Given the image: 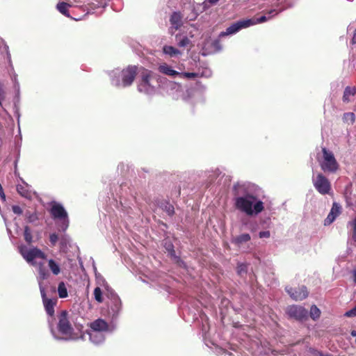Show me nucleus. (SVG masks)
I'll use <instances>...</instances> for the list:
<instances>
[{
    "label": "nucleus",
    "instance_id": "obj_1",
    "mask_svg": "<svg viewBox=\"0 0 356 356\" xmlns=\"http://www.w3.org/2000/svg\"><path fill=\"white\" fill-rule=\"evenodd\" d=\"M250 183L238 182L233 186L234 207L248 216H257L264 209V202L252 193Z\"/></svg>",
    "mask_w": 356,
    "mask_h": 356
},
{
    "label": "nucleus",
    "instance_id": "obj_2",
    "mask_svg": "<svg viewBox=\"0 0 356 356\" xmlns=\"http://www.w3.org/2000/svg\"><path fill=\"white\" fill-rule=\"evenodd\" d=\"M58 322L55 320L47 319L49 327L53 337L59 341H76L79 339L80 333L74 331L75 327L79 332L82 330V325L76 323L72 316L65 310H62L57 316Z\"/></svg>",
    "mask_w": 356,
    "mask_h": 356
},
{
    "label": "nucleus",
    "instance_id": "obj_3",
    "mask_svg": "<svg viewBox=\"0 0 356 356\" xmlns=\"http://www.w3.org/2000/svg\"><path fill=\"white\" fill-rule=\"evenodd\" d=\"M267 8L265 14L259 17L246 19L250 23L249 27L258 24L264 23L271 19L286 8L292 6V0H266Z\"/></svg>",
    "mask_w": 356,
    "mask_h": 356
},
{
    "label": "nucleus",
    "instance_id": "obj_4",
    "mask_svg": "<svg viewBox=\"0 0 356 356\" xmlns=\"http://www.w3.org/2000/svg\"><path fill=\"white\" fill-rule=\"evenodd\" d=\"M137 70V66L129 65L123 70H112L109 72L111 84L117 88L130 86L136 78Z\"/></svg>",
    "mask_w": 356,
    "mask_h": 356
},
{
    "label": "nucleus",
    "instance_id": "obj_5",
    "mask_svg": "<svg viewBox=\"0 0 356 356\" xmlns=\"http://www.w3.org/2000/svg\"><path fill=\"white\" fill-rule=\"evenodd\" d=\"M158 71L160 73L173 79L194 80L197 76L194 73L184 72V65L182 64L177 66V69H174L168 63H162L158 66Z\"/></svg>",
    "mask_w": 356,
    "mask_h": 356
},
{
    "label": "nucleus",
    "instance_id": "obj_6",
    "mask_svg": "<svg viewBox=\"0 0 356 356\" xmlns=\"http://www.w3.org/2000/svg\"><path fill=\"white\" fill-rule=\"evenodd\" d=\"M50 213L53 219L56 221L58 230L65 232L69 227L70 222L67 212L63 206L56 202H52Z\"/></svg>",
    "mask_w": 356,
    "mask_h": 356
},
{
    "label": "nucleus",
    "instance_id": "obj_7",
    "mask_svg": "<svg viewBox=\"0 0 356 356\" xmlns=\"http://www.w3.org/2000/svg\"><path fill=\"white\" fill-rule=\"evenodd\" d=\"M317 159L321 170L325 173L334 174L339 168V165L333 152L326 147L322 148V156L318 157Z\"/></svg>",
    "mask_w": 356,
    "mask_h": 356
},
{
    "label": "nucleus",
    "instance_id": "obj_8",
    "mask_svg": "<svg viewBox=\"0 0 356 356\" xmlns=\"http://www.w3.org/2000/svg\"><path fill=\"white\" fill-rule=\"evenodd\" d=\"M155 82L156 78L154 74L149 70H145L140 74V79L138 84V90L147 95H154L156 90Z\"/></svg>",
    "mask_w": 356,
    "mask_h": 356
},
{
    "label": "nucleus",
    "instance_id": "obj_9",
    "mask_svg": "<svg viewBox=\"0 0 356 356\" xmlns=\"http://www.w3.org/2000/svg\"><path fill=\"white\" fill-rule=\"evenodd\" d=\"M106 296L108 299V314L111 318L112 321H114L118 319L122 312V300L119 296L115 293V291L112 293L110 292V293Z\"/></svg>",
    "mask_w": 356,
    "mask_h": 356
},
{
    "label": "nucleus",
    "instance_id": "obj_10",
    "mask_svg": "<svg viewBox=\"0 0 356 356\" xmlns=\"http://www.w3.org/2000/svg\"><path fill=\"white\" fill-rule=\"evenodd\" d=\"M312 184L314 188L323 195L332 193V186L329 179L321 172H313Z\"/></svg>",
    "mask_w": 356,
    "mask_h": 356
},
{
    "label": "nucleus",
    "instance_id": "obj_11",
    "mask_svg": "<svg viewBox=\"0 0 356 356\" xmlns=\"http://www.w3.org/2000/svg\"><path fill=\"white\" fill-rule=\"evenodd\" d=\"M19 252L23 258L32 265H35V259H45V254L37 248H28L24 245L19 247Z\"/></svg>",
    "mask_w": 356,
    "mask_h": 356
},
{
    "label": "nucleus",
    "instance_id": "obj_12",
    "mask_svg": "<svg viewBox=\"0 0 356 356\" xmlns=\"http://www.w3.org/2000/svg\"><path fill=\"white\" fill-rule=\"evenodd\" d=\"M86 337H88L90 341L95 345L102 344L105 340L104 333L92 330L86 332H82L81 331L79 339L86 340Z\"/></svg>",
    "mask_w": 356,
    "mask_h": 356
},
{
    "label": "nucleus",
    "instance_id": "obj_13",
    "mask_svg": "<svg viewBox=\"0 0 356 356\" xmlns=\"http://www.w3.org/2000/svg\"><path fill=\"white\" fill-rule=\"evenodd\" d=\"M249 24L250 23L246 19L237 21L227 27L225 31H222L219 34V38L236 34L241 29L248 28Z\"/></svg>",
    "mask_w": 356,
    "mask_h": 356
},
{
    "label": "nucleus",
    "instance_id": "obj_14",
    "mask_svg": "<svg viewBox=\"0 0 356 356\" xmlns=\"http://www.w3.org/2000/svg\"><path fill=\"white\" fill-rule=\"evenodd\" d=\"M90 330L102 332L103 333H112L115 330V325L113 323L108 325L107 322L102 318H98L92 322L90 325Z\"/></svg>",
    "mask_w": 356,
    "mask_h": 356
},
{
    "label": "nucleus",
    "instance_id": "obj_15",
    "mask_svg": "<svg viewBox=\"0 0 356 356\" xmlns=\"http://www.w3.org/2000/svg\"><path fill=\"white\" fill-rule=\"evenodd\" d=\"M289 317L297 320H303L307 316V311L301 306L291 305L286 309Z\"/></svg>",
    "mask_w": 356,
    "mask_h": 356
},
{
    "label": "nucleus",
    "instance_id": "obj_16",
    "mask_svg": "<svg viewBox=\"0 0 356 356\" xmlns=\"http://www.w3.org/2000/svg\"><path fill=\"white\" fill-rule=\"evenodd\" d=\"M286 291L290 297L296 300H302L308 296V291L305 286L299 288L286 287Z\"/></svg>",
    "mask_w": 356,
    "mask_h": 356
},
{
    "label": "nucleus",
    "instance_id": "obj_17",
    "mask_svg": "<svg viewBox=\"0 0 356 356\" xmlns=\"http://www.w3.org/2000/svg\"><path fill=\"white\" fill-rule=\"evenodd\" d=\"M170 32L172 35L175 31L179 29L183 24L182 15L179 12H174L170 18Z\"/></svg>",
    "mask_w": 356,
    "mask_h": 356
},
{
    "label": "nucleus",
    "instance_id": "obj_18",
    "mask_svg": "<svg viewBox=\"0 0 356 356\" xmlns=\"http://www.w3.org/2000/svg\"><path fill=\"white\" fill-rule=\"evenodd\" d=\"M163 54L169 58H179L183 55V51L172 45L165 44L162 48Z\"/></svg>",
    "mask_w": 356,
    "mask_h": 356
},
{
    "label": "nucleus",
    "instance_id": "obj_19",
    "mask_svg": "<svg viewBox=\"0 0 356 356\" xmlns=\"http://www.w3.org/2000/svg\"><path fill=\"white\" fill-rule=\"evenodd\" d=\"M20 180L22 181V184H18L17 186V192L22 197L29 200L31 199L35 195V193L32 191L31 186L27 184L22 178H20Z\"/></svg>",
    "mask_w": 356,
    "mask_h": 356
},
{
    "label": "nucleus",
    "instance_id": "obj_20",
    "mask_svg": "<svg viewBox=\"0 0 356 356\" xmlns=\"http://www.w3.org/2000/svg\"><path fill=\"white\" fill-rule=\"evenodd\" d=\"M340 205L336 202H334L329 214L324 220V225L327 226L332 224L336 218L340 214Z\"/></svg>",
    "mask_w": 356,
    "mask_h": 356
},
{
    "label": "nucleus",
    "instance_id": "obj_21",
    "mask_svg": "<svg viewBox=\"0 0 356 356\" xmlns=\"http://www.w3.org/2000/svg\"><path fill=\"white\" fill-rule=\"evenodd\" d=\"M95 280L97 286H99L100 289H102L104 291V295L107 296L108 294L113 291H115L107 283L104 277L100 274H95Z\"/></svg>",
    "mask_w": 356,
    "mask_h": 356
},
{
    "label": "nucleus",
    "instance_id": "obj_22",
    "mask_svg": "<svg viewBox=\"0 0 356 356\" xmlns=\"http://www.w3.org/2000/svg\"><path fill=\"white\" fill-rule=\"evenodd\" d=\"M56 299H47L43 301L45 311L49 316L48 318L55 320L54 318V307L56 304Z\"/></svg>",
    "mask_w": 356,
    "mask_h": 356
},
{
    "label": "nucleus",
    "instance_id": "obj_23",
    "mask_svg": "<svg viewBox=\"0 0 356 356\" xmlns=\"http://www.w3.org/2000/svg\"><path fill=\"white\" fill-rule=\"evenodd\" d=\"M175 42L178 47L179 48H186L191 47V40L190 38L185 35L182 34H176L175 35Z\"/></svg>",
    "mask_w": 356,
    "mask_h": 356
},
{
    "label": "nucleus",
    "instance_id": "obj_24",
    "mask_svg": "<svg viewBox=\"0 0 356 356\" xmlns=\"http://www.w3.org/2000/svg\"><path fill=\"white\" fill-rule=\"evenodd\" d=\"M165 248L168 252L169 254L172 257H174L175 260L176 261V262L178 264V265L179 266H182L184 268L186 267L185 263L179 257L175 256V252L174 250V246H173V245L171 243L166 242L165 244Z\"/></svg>",
    "mask_w": 356,
    "mask_h": 356
},
{
    "label": "nucleus",
    "instance_id": "obj_25",
    "mask_svg": "<svg viewBox=\"0 0 356 356\" xmlns=\"http://www.w3.org/2000/svg\"><path fill=\"white\" fill-rule=\"evenodd\" d=\"M356 94V87L347 86L345 88L342 100L344 103H349L351 102L350 97H353Z\"/></svg>",
    "mask_w": 356,
    "mask_h": 356
},
{
    "label": "nucleus",
    "instance_id": "obj_26",
    "mask_svg": "<svg viewBox=\"0 0 356 356\" xmlns=\"http://www.w3.org/2000/svg\"><path fill=\"white\" fill-rule=\"evenodd\" d=\"M251 237L249 234H240L232 239V243H234L237 246H240L243 243H245L250 241Z\"/></svg>",
    "mask_w": 356,
    "mask_h": 356
},
{
    "label": "nucleus",
    "instance_id": "obj_27",
    "mask_svg": "<svg viewBox=\"0 0 356 356\" xmlns=\"http://www.w3.org/2000/svg\"><path fill=\"white\" fill-rule=\"evenodd\" d=\"M57 290L60 298H65L68 296L67 284L64 282H59Z\"/></svg>",
    "mask_w": 356,
    "mask_h": 356
},
{
    "label": "nucleus",
    "instance_id": "obj_28",
    "mask_svg": "<svg viewBox=\"0 0 356 356\" xmlns=\"http://www.w3.org/2000/svg\"><path fill=\"white\" fill-rule=\"evenodd\" d=\"M348 229L351 236V239L356 242V217L348 223Z\"/></svg>",
    "mask_w": 356,
    "mask_h": 356
},
{
    "label": "nucleus",
    "instance_id": "obj_29",
    "mask_svg": "<svg viewBox=\"0 0 356 356\" xmlns=\"http://www.w3.org/2000/svg\"><path fill=\"white\" fill-rule=\"evenodd\" d=\"M104 290L102 289H100L99 286H96L93 292L94 298L98 303H102L104 302Z\"/></svg>",
    "mask_w": 356,
    "mask_h": 356
},
{
    "label": "nucleus",
    "instance_id": "obj_30",
    "mask_svg": "<svg viewBox=\"0 0 356 356\" xmlns=\"http://www.w3.org/2000/svg\"><path fill=\"white\" fill-rule=\"evenodd\" d=\"M175 88H177V93L173 95V97L177 99H181L184 101H187L188 97L183 91L181 86L180 85H175Z\"/></svg>",
    "mask_w": 356,
    "mask_h": 356
},
{
    "label": "nucleus",
    "instance_id": "obj_31",
    "mask_svg": "<svg viewBox=\"0 0 356 356\" xmlns=\"http://www.w3.org/2000/svg\"><path fill=\"white\" fill-rule=\"evenodd\" d=\"M70 6V5L67 3H65V2H60L57 4L56 6V8L57 10L60 13H62L63 15H64L66 17H70V13L68 12V7Z\"/></svg>",
    "mask_w": 356,
    "mask_h": 356
},
{
    "label": "nucleus",
    "instance_id": "obj_32",
    "mask_svg": "<svg viewBox=\"0 0 356 356\" xmlns=\"http://www.w3.org/2000/svg\"><path fill=\"white\" fill-rule=\"evenodd\" d=\"M48 266L53 274L57 275L60 273V266L54 260L49 259L48 261Z\"/></svg>",
    "mask_w": 356,
    "mask_h": 356
},
{
    "label": "nucleus",
    "instance_id": "obj_33",
    "mask_svg": "<svg viewBox=\"0 0 356 356\" xmlns=\"http://www.w3.org/2000/svg\"><path fill=\"white\" fill-rule=\"evenodd\" d=\"M25 217L30 223H33L38 220V216L35 211H26L25 212Z\"/></svg>",
    "mask_w": 356,
    "mask_h": 356
},
{
    "label": "nucleus",
    "instance_id": "obj_34",
    "mask_svg": "<svg viewBox=\"0 0 356 356\" xmlns=\"http://www.w3.org/2000/svg\"><path fill=\"white\" fill-rule=\"evenodd\" d=\"M24 237L27 243L31 244L33 242L31 231L28 226L24 227Z\"/></svg>",
    "mask_w": 356,
    "mask_h": 356
},
{
    "label": "nucleus",
    "instance_id": "obj_35",
    "mask_svg": "<svg viewBox=\"0 0 356 356\" xmlns=\"http://www.w3.org/2000/svg\"><path fill=\"white\" fill-rule=\"evenodd\" d=\"M193 73L197 75L196 76V78H198V77L209 78L212 75V72L209 68H205V69L202 70V72L199 71L197 72H193Z\"/></svg>",
    "mask_w": 356,
    "mask_h": 356
},
{
    "label": "nucleus",
    "instance_id": "obj_36",
    "mask_svg": "<svg viewBox=\"0 0 356 356\" xmlns=\"http://www.w3.org/2000/svg\"><path fill=\"white\" fill-rule=\"evenodd\" d=\"M321 314L320 309L316 306L312 305L310 309V316L312 319L315 320L319 318Z\"/></svg>",
    "mask_w": 356,
    "mask_h": 356
},
{
    "label": "nucleus",
    "instance_id": "obj_37",
    "mask_svg": "<svg viewBox=\"0 0 356 356\" xmlns=\"http://www.w3.org/2000/svg\"><path fill=\"white\" fill-rule=\"evenodd\" d=\"M346 202L349 206L352 207L353 210H356V193L346 197Z\"/></svg>",
    "mask_w": 356,
    "mask_h": 356
},
{
    "label": "nucleus",
    "instance_id": "obj_38",
    "mask_svg": "<svg viewBox=\"0 0 356 356\" xmlns=\"http://www.w3.org/2000/svg\"><path fill=\"white\" fill-rule=\"evenodd\" d=\"M343 120L344 122L353 124L355 121V114L353 113H346L343 114Z\"/></svg>",
    "mask_w": 356,
    "mask_h": 356
},
{
    "label": "nucleus",
    "instance_id": "obj_39",
    "mask_svg": "<svg viewBox=\"0 0 356 356\" xmlns=\"http://www.w3.org/2000/svg\"><path fill=\"white\" fill-rule=\"evenodd\" d=\"M211 46L214 49L216 52L220 51L222 49V47L220 44L219 39L213 40L212 42Z\"/></svg>",
    "mask_w": 356,
    "mask_h": 356
},
{
    "label": "nucleus",
    "instance_id": "obj_40",
    "mask_svg": "<svg viewBox=\"0 0 356 356\" xmlns=\"http://www.w3.org/2000/svg\"><path fill=\"white\" fill-rule=\"evenodd\" d=\"M58 240V236L56 233L51 234L49 236V241L52 246H54Z\"/></svg>",
    "mask_w": 356,
    "mask_h": 356
},
{
    "label": "nucleus",
    "instance_id": "obj_41",
    "mask_svg": "<svg viewBox=\"0 0 356 356\" xmlns=\"http://www.w3.org/2000/svg\"><path fill=\"white\" fill-rule=\"evenodd\" d=\"M247 271V266L244 264H240L237 266V273L239 275H243Z\"/></svg>",
    "mask_w": 356,
    "mask_h": 356
},
{
    "label": "nucleus",
    "instance_id": "obj_42",
    "mask_svg": "<svg viewBox=\"0 0 356 356\" xmlns=\"http://www.w3.org/2000/svg\"><path fill=\"white\" fill-rule=\"evenodd\" d=\"M344 316L346 317H348V318L355 317L356 316V306L354 307L353 309L347 311L344 314Z\"/></svg>",
    "mask_w": 356,
    "mask_h": 356
},
{
    "label": "nucleus",
    "instance_id": "obj_43",
    "mask_svg": "<svg viewBox=\"0 0 356 356\" xmlns=\"http://www.w3.org/2000/svg\"><path fill=\"white\" fill-rule=\"evenodd\" d=\"M39 287H40V291L41 293L42 301H44V300H47L48 298L46 297L45 289H44V286H42V282L40 281L39 282Z\"/></svg>",
    "mask_w": 356,
    "mask_h": 356
},
{
    "label": "nucleus",
    "instance_id": "obj_44",
    "mask_svg": "<svg viewBox=\"0 0 356 356\" xmlns=\"http://www.w3.org/2000/svg\"><path fill=\"white\" fill-rule=\"evenodd\" d=\"M12 209L15 214L20 215L22 213V209L17 205L13 206Z\"/></svg>",
    "mask_w": 356,
    "mask_h": 356
},
{
    "label": "nucleus",
    "instance_id": "obj_45",
    "mask_svg": "<svg viewBox=\"0 0 356 356\" xmlns=\"http://www.w3.org/2000/svg\"><path fill=\"white\" fill-rule=\"evenodd\" d=\"M270 236V232L269 231H262V232H260L259 233V238H269Z\"/></svg>",
    "mask_w": 356,
    "mask_h": 356
},
{
    "label": "nucleus",
    "instance_id": "obj_46",
    "mask_svg": "<svg viewBox=\"0 0 356 356\" xmlns=\"http://www.w3.org/2000/svg\"><path fill=\"white\" fill-rule=\"evenodd\" d=\"M166 212L169 216H172L174 213V207L169 204L165 207Z\"/></svg>",
    "mask_w": 356,
    "mask_h": 356
},
{
    "label": "nucleus",
    "instance_id": "obj_47",
    "mask_svg": "<svg viewBox=\"0 0 356 356\" xmlns=\"http://www.w3.org/2000/svg\"><path fill=\"white\" fill-rule=\"evenodd\" d=\"M39 279L40 280H45L47 278V273L43 270H42L40 268V270H39ZM40 280H39L40 282Z\"/></svg>",
    "mask_w": 356,
    "mask_h": 356
},
{
    "label": "nucleus",
    "instance_id": "obj_48",
    "mask_svg": "<svg viewBox=\"0 0 356 356\" xmlns=\"http://www.w3.org/2000/svg\"><path fill=\"white\" fill-rule=\"evenodd\" d=\"M314 356H331L329 354H323L322 352L314 350Z\"/></svg>",
    "mask_w": 356,
    "mask_h": 356
},
{
    "label": "nucleus",
    "instance_id": "obj_49",
    "mask_svg": "<svg viewBox=\"0 0 356 356\" xmlns=\"http://www.w3.org/2000/svg\"><path fill=\"white\" fill-rule=\"evenodd\" d=\"M11 78L13 81V84L16 83V81H18L17 75L15 73L13 74Z\"/></svg>",
    "mask_w": 356,
    "mask_h": 356
},
{
    "label": "nucleus",
    "instance_id": "obj_50",
    "mask_svg": "<svg viewBox=\"0 0 356 356\" xmlns=\"http://www.w3.org/2000/svg\"><path fill=\"white\" fill-rule=\"evenodd\" d=\"M14 88L15 90L19 92V81H16V83L14 84Z\"/></svg>",
    "mask_w": 356,
    "mask_h": 356
},
{
    "label": "nucleus",
    "instance_id": "obj_51",
    "mask_svg": "<svg viewBox=\"0 0 356 356\" xmlns=\"http://www.w3.org/2000/svg\"><path fill=\"white\" fill-rule=\"evenodd\" d=\"M353 282L354 283L356 284V268H355L353 270Z\"/></svg>",
    "mask_w": 356,
    "mask_h": 356
},
{
    "label": "nucleus",
    "instance_id": "obj_52",
    "mask_svg": "<svg viewBox=\"0 0 356 356\" xmlns=\"http://www.w3.org/2000/svg\"><path fill=\"white\" fill-rule=\"evenodd\" d=\"M352 43L353 44L356 43V30L355 31L353 38H352Z\"/></svg>",
    "mask_w": 356,
    "mask_h": 356
},
{
    "label": "nucleus",
    "instance_id": "obj_53",
    "mask_svg": "<svg viewBox=\"0 0 356 356\" xmlns=\"http://www.w3.org/2000/svg\"><path fill=\"white\" fill-rule=\"evenodd\" d=\"M207 2H209L210 4L214 5L216 4L219 0H206Z\"/></svg>",
    "mask_w": 356,
    "mask_h": 356
},
{
    "label": "nucleus",
    "instance_id": "obj_54",
    "mask_svg": "<svg viewBox=\"0 0 356 356\" xmlns=\"http://www.w3.org/2000/svg\"><path fill=\"white\" fill-rule=\"evenodd\" d=\"M18 174H19V173L17 172V161H16L15 162V175L16 176H17V175H18Z\"/></svg>",
    "mask_w": 356,
    "mask_h": 356
},
{
    "label": "nucleus",
    "instance_id": "obj_55",
    "mask_svg": "<svg viewBox=\"0 0 356 356\" xmlns=\"http://www.w3.org/2000/svg\"><path fill=\"white\" fill-rule=\"evenodd\" d=\"M203 10H205L207 7V3L205 1L202 3Z\"/></svg>",
    "mask_w": 356,
    "mask_h": 356
},
{
    "label": "nucleus",
    "instance_id": "obj_56",
    "mask_svg": "<svg viewBox=\"0 0 356 356\" xmlns=\"http://www.w3.org/2000/svg\"><path fill=\"white\" fill-rule=\"evenodd\" d=\"M0 195H1V197L3 200H5L6 197H5V194H4V193H3H3H0Z\"/></svg>",
    "mask_w": 356,
    "mask_h": 356
},
{
    "label": "nucleus",
    "instance_id": "obj_57",
    "mask_svg": "<svg viewBox=\"0 0 356 356\" xmlns=\"http://www.w3.org/2000/svg\"><path fill=\"white\" fill-rule=\"evenodd\" d=\"M351 335H352L353 337H356V330H353V331L351 332Z\"/></svg>",
    "mask_w": 356,
    "mask_h": 356
},
{
    "label": "nucleus",
    "instance_id": "obj_58",
    "mask_svg": "<svg viewBox=\"0 0 356 356\" xmlns=\"http://www.w3.org/2000/svg\"><path fill=\"white\" fill-rule=\"evenodd\" d=\"M242 224L244 225H247V221L245 220H242Z\"/></svg>",
    "mask_w": 356,
    "mask_h": 356
},
{
    "label": "nucleus",
    "instance_id": "obj_59",
    "mask_svg": "<svg viewBox=\"0 0 356 356\" xmlns=\"http://www.w3.org/2000/svg\"><path fill=\"white\" fill-rule=\"evenodd\" d=\"M64 240H65L64 238H62V239H61V241H60V243H61V244H63V243H64Z\"/></svg>",
    "mask_w": 356,
    "mask_h": 356
},
{
    "label": "nucleus",
    "instance_id": "obj_60",
    "mask_svg": "<svg viewBox=\"0 0 356 356\" xmlns=\"http://www.w3.org/2000/svg\"><path fill=\"white\" fill-rule=\"evenodd\" d=\"M143 281L144 282H147V283H148V282H149L147 280H143Z\"/></svg>",
    "mask_w": 356,
    "mask_h": 356
}]
</instances>
